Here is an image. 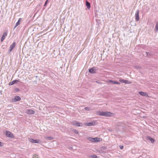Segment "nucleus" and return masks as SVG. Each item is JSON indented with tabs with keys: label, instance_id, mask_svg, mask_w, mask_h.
<instances>
[{
	"label": "nucleus",
	"instance_id": "33",
	"mask_svg": "<svg viewBox=\"0 0 158 158\" xmlns=\"http://www.w3.org/2000/svg\"><path fill=\"white\" fill-rule=\"evenodd\" d=\"M51 74L53 76H54L53 75H55V74L54 73H53L52 72H51Z\"/></svg>",
	"mask_w": 158,
	"mask_h": 158
},
{
	"label": "nucleus",
	"instance_id": "34",
	"mask_svg": "<svg viewBox=\"0 0 158 158\" xmlns=\"http://www.w3.org/2000/svg\"><path fill=\"white\" fill-rule=\"evenodd\" d=\"M103 148H105V147H103Z\"/></svg>",
	"mask_w": 158,
	"mask_h": 158
},
{
	"label": "nucleus",
	"instance_id": "16",
	"mask_svg": "<svg viewBox=\"0 0 158 158\" xmlns=\"http://www.w3.org/2000/svg\"><path fill=\"white\" fill-rule=\"evenodd\" d=\"M87 139H88V140H89V141L91 142H94L95 138H93L92 137H88L87 138Z\"/></svg>",
	"mask_w": 158,
	"mask_h": 158
},
{
	"label": "nucleus",
	"instance_id": "15",
	"mask_svg": "<svg viewBox=\"0 0 158 158\" xmlns=\"http://www.w3.org/2000/svg\"><path fill=\"white\" fill-rule=\"evenodd\" d=\"M21 100V98L18 96H16L15 97V101L16 102L18 101H19Z\"/></svg>",
	"mask_w": 158,
	"mask_h": 158
},
{
	"label": "nucleus",
	"instance_id": "1",
	"mask_svg": "<svg viewBox=\"0 0 158 158\" xmlns=\"http://www.w3.org/2000/svg\"><path fill=\"white\" fill-rule=\"evenodd\" d=\"M98 114L100 116L109 117L111 116L113 114L110 112L99 111L98 112Z\"/></svg>",
	"mask_w": 158,
	"mask_h": 158
},
{
	"label": "nucleus",
	"instance_id": "17",
	"mask_svg": "<svg viewBox=\"0 0 158 158\" xmlns=\"http://www.w3.org/2000/svg\"><path fill=\"white\" fill-rule=\"evenodd\" d=\"M22 20V18H19L17 22L16 23L15 26L14 27V28H15L16 27H17L20 24V22Z\"/></svg>",
	"mask_w": 158,
	"mask_h": 158
},
{
	"label": "nucleus",
	"instance_id": "22",
	"mask_svg": "<svg viewBox=\"0 0 158 158\" xmlns=\"http://www.w3.org/2000/svg\"><path fill=\"white\" fill-rule=\"evenodd\" d=\"M131 83V82L130 81L127 80H125V83L130 84Z\"/></svg>",
	"mask_w": 158,
	"mask_h": 158
},
{
	"label": "nucleus",
	"instance_id": "27",
	"mask_svg": "<svg viewBox=\"0 0 158 158\" xmlns=\"http://www.w3.org/2000/svg\"><path fill=\"white\" fill-rule=\"evenodd\" d=\"M119 81L121 82L125 83V80L123 79H120Z\"/></svg>",
	"mask_w": 158,
	"mask_h": 158
},
{
	"label": "nucleus",
	"instance_id": "24",
	"mask_svg": "<svg viewBox=\"0 0 158 158\" xmlns=\"http://www.w3.org/2000/svg\"><path fill=\"white\" fill-rule=\"evenodd\" d=\"M92 158H98V156L96 155H93L91 156Z\"/></svg>",
	"mask_w": 158,
	"mask_h": 158
},
{
	"label": "nucleus",
	"instance_id": "29",
	"mask_svg": "<svg viewBox=\"0 0 158 158\" xmlns=\"http://www.w3.org/2000/svg\"><path fill=\"white\" fill-rule=\"evenodd\" d=\"M38 156L37 155H34L33 158H38Z\"/></svg>",
	"mask_w": 158,
	"mask_h": 158
},
{
	"label": "nucleus",
	"instance_id": "31",
	"mask_svg": "<svg viewBox=\"0 0 158 158\" xmlns=\"http://www.w3.org/2000/svg\"><path fill=\"white\" fill-rule=\"evenodd\" d=\"M146 53L147 54V56H148L149 55H150V53L149 52H146Z\"/></svg>",
	"mask_w": 158,
	"mask_h": 158
},
{
	"label": "nucleus",
	"instance_id": "28",
	"mask_svg": "<svg viewBox=\"0 0 158 158\" xmlns=\"http://www.w3.org/2000/svg\"><path fill=\"white\" fill-rule=\"evenodd\" d=\"M19 89L18 88H15V91L16 92H18L19 91Z\"/></svg>",
	"mask_w": 158,
	"mask_h": 158
},
{
	"label": "nucleus",
	"instance_id": "9",
	"mask_svg": "<svg viewBox=\"0 0 158 158\" xmlns=\"http://www.w3.org/2000/svg\"><path fill=\"white\" fill-rule=\"evenodd\" d=\"M139 10H137L135 14V20L137 21H138L139 19Z\"/></svg>",
	"mask_w": 158,
	"mask_h": 158
},
{
	"label": "nucleus",
	"instance_id": "6",
	"mask_svg": "<svg viewBox=\"0 0 158 158\" xmlns=\"http://www.w3.org/2000/svg\"><path fill=\"white\" fill-rule=\"evenodd\" d=\"M97 69H96V67H93L89 69V71L91 73L94 74L96 73Z\"/></svg>",
	"mask_w": 158,
	"mask_h": 158
},
{
	"label": "nucleus",
	"instance_id": "14",
	"mask_svg": "<svg viewBox=\"0 0 158 158\" xmlns=\"http://www.w3.org/2000/svg\"><path fill=\"white\" fill-rule=\"evenodd\" d=\"M147 139L150 141L151 142L153 143L155 142V140L151 137L148 136L147 137Z\"/></svg>",
	"mask_w": 158,
	"mask_h": 158
},
{
	"label": "nucleus",
	"instance_id": "13",
	"mask_svg": "<svg viewBox=\"0 0 158 158\" xmlns=\"http://www.w3.org/2000/svg\"><path fill=\"white\" fill-rule=\"evenodd\" d=\"M85 4L87 8L89 9L90 8L91 5L90 3L89 2L87 1H85Z\"/></svg>",
	"mask_w": 158,
	"mask_h": 158
},
{
	"label": "nucleus",
	"instance_id": "3",
	"mask_svg": "<svg viewBox=\"0 0 158 158\" xmlns=\"http://www.w3.org/2000/svg\"><path fill=\"white\" fill-rule=\"evenodd\" d=\"M6 136L9 138H14V136L12 133L9 131H6Z\"/></svg>",
	"mask_w": 158,
	"mask_h": 158
},
{
	"label": "nucleus",
	"instance_id": "12",
	"mask_svg": "<svg viewBox=\"0 0 158 158\" xmlns=\"http://www.w3.org/2000/svg\"><path fill=\"white\" fill-rule=\"evenodd\" d=\"M139 94L141 96H144L146 97H148V94L145 92H144L142 91L139 92Z\"/></svg>",
	"mask_w": 158,
	"mask_h": 158
},
{
	"label": "nucleus",
	"instance_id": "4",
	"mask_svg": "<svg viewBox=\"0 0 158 158\" xmlns=\"http://www.w3.org/2000/svg\"><path fill=\"white\" fill-rule=\"evenodd\" d=\"M20 80L19 79L18 80H15L13 81H12L11 82H10L9 83V85H13L15 84H17L18 82H20Z\"/></svg>",
	"mask_w": 158,
	"mask_h": 158
},
{
	"label": "nucleus",
	"instance_id": "26",
	"mask_svg": "<svg viewBox=\"0 0 158 158\" xmlns=\"http://www.w3.org/2000/svg\"><path fill=\"white\" fill-rule=\"evenodd\" d=\"M85 109L86 110L89 111V110L90 108H89L88 107H85Z\"/></svg>",
	"mask_w": 158,
	"mask_h": 158
},
{
	"label": "nucleus",
	"instance_id": "23",
	"mask_svg": "<svg viewBox=\"0 0 158 158\" xmlns=\"http://www.w3.org/2000/svg\"><path fill=\"white\" fill-rule=\"evenodd\" d=\"M73 131L76 134H78V131L76 129H73Z\"/></svg>",
	"mask_w": 158,
	"mask_h": 158
},
{
	"label": "nucleus",
	"instance_id": "20",
	"mask_svg": "<svg viewBox=\"0 0 158 158\" xmlns=\"http://www.w3.org/2000/svg\"><path fill=\"white\" fill-rule=\"evenodd\" d=\"M155 32H156L158 31V22L156 23L155 29L154 30Z\"/></svg>",
	"mask_w": 158,
	"mask_h": 158
},
{
	"label": "nucleus",
	"instance_id": "8",
	"mask_svg": "<svg viewBox=\"0 0 158 158\" xmlns=\"http://www.w3.org/2000/svg\"><path fill=\"white\" fill-rule=\"evenodd\" d=\"M35 111L31 109H27L26 111V113L27 114H33L35 113Z\"/></svg>",
	"mask_w": 158,
	"mask_h": 158
},
{
	"label": "nucleus",
	"instance_id": "11",
	"mask_svg": "<svg viewBox=\"0 0 158 158\" xmlns=\"http://www.w3.org/2000/svg\"><path fill=\"white\" fill-rule=\"evenodd\" d=\"M7 32H5L1 38V41L2 42L5 39V37L7 36Z\"/></svg>",
	"mask_w": 158,
	"mask_h": 158
},
{
	"label": "nucleus",
	"instance_id": "7",
	"mask_svg": "<svg viewBox=\"0 0 158 158\" xmlns=\"http://www.w3.org/2000/svg\"><path fill=\"white\" fill-rule=\"evenodd\" d=\"M96 122L92 121L91 122L86 123L84 124V125L87 126H94L96 124Z\"/></svg>",
	"mask_w": 158,
	"mask_h": 158
},
{
	"label": "nucleus",
	"instance_id": "18",
	"mask_svg": "<svg viewBox=\"0 0 158 158\" xmlns=\"http://www.w3.org/2000/svg\"><path fill=\"white\" fill-rule=\"evenodd\" d=\"M109 82L110 83H111L113 84H120V83L118 81H113L111 80H110Z\"/></svg>",
	"mask_w": 158,
	"mask_h": 158
},
{
	"label": "nucleus",
	"instance_id": "2",
	"mask_svg": "<svg viewBox=\"0 0 158 158\" xmlns=\"http://www.w3.org/2000/svg\"><path fill=\"white\" fill-rule=\"evenodd\" d=\"M71 124L77 127H82L83 124L82 123L78 122L77 121H73L71 122Z\"/></svg>",
	"mask_w": 158,
	"mask_h": 158
},
{
	"label": "nucleus",
	"instance_id": "10",
	"mask_svg": "<svg viewBox=\"0 0 158 158\" xmlns=\"http://www.w3.org/2000/svg\"><path fill=\"white\" fill-rule=\"evenodd\" d=\"M16 43L15 42H14L10 46V50H9V52H10L12 50L15 48V46Z\"/></svg>",
	"mask_w": 158,
	"mask_h": 158
},
{
	"label": "nucleus",
	"instance_id": "30",
	"mask_svg": "<svg viewBox=\"0 0 158 158\" xmlns=\"http://www.w3.org/2000/svg\"><path fill=\"white\" fill-rule=\"evenodd\" d=\"M119 147H120V148L121 149H123V145H120L119 146Z\"/></svg>",
	"mask_w": 158,
	"mask_h": 158
},
{
	"label": "nucleus",
	"instance_id": "25",
	"mask_svg": "<svg viewBox=\"0 0 158 158\" xmlns=\"http://www.w3.org/2000/svg\"><path fill=\"white\" fill-rule=\"evenodd\" d=\"M49 1V0H46L45 2V3L44 5V6H46Z\"/></svg>",
	"mask_w": 158,
	"mask_h": 158
},
{
	"label": "nucleus",
	"instance_id": "19",
	"mask_svg": "<svg viewBox=\"0 0 158 158\" xmlns=\"http://www.w3.org/2000/svg\"><path fill=\"white\" fill-rule=\"evenodd\" d=\"M102 139L100 138H95V141L94 142H98L101 141Z\"/></svg>",
	"mask_w": 158,
	"mask_h": 158
},
{
	"label": "nucleus",
	"instance_id": "21",
	"mask_svg": "<svg viewBox=\"0 0 158 158\" xmlns=\"http://www.w3.org/2000/svg\"><path fill=\"white\" fill-rule=\"evenodd\" d=\"M46 139L48 140H52L54 139V138L52 136H48L46 137Z\"/></svg>",
	"mask_w": 158,
	"mask_h": 158
},
{
	"label": "nucleus",
	"instance_id": "5",
	"mask_svg": "<svg viewBox=\"0 0 158 158\" xmlns=\"http://www.w3.org/2000/svg\"><path fill=\"white\" fill-rule=\"evenodd\" d=\"M29 141L30 142L33 143H40V140L39 139H34L32 138H31L29 139Z\"/></svg>",
	"mask_w": 158,
	"mask_h": 158
},
{
	"label": "nucleus",
	"instance_id": "32",
	"mask_svg": "<svg viewBox=\"0 0 158 158\" xmlns=\"http://www.w3.org/2000/svg\"><path fill=\"white\" fill-rule=\"evenodd\" d=\"M3 143H2L1 142H0V147H2L3 146Z\"/></svg>",
	"mask_w": 158,
	"mask_h": 158
}]
</instances>
